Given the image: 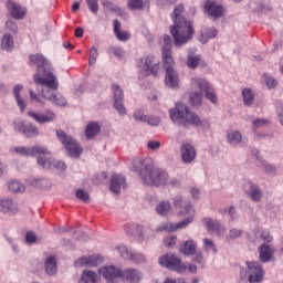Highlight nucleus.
<instances>
[{
	"mask_svg": "<svg viewBox=\"0 0 283 283\" xmlns=\"http://www.w3.org/2000/svg\"><path fill=\"white\" fill-rule=\"evenodd\" d=\"M11 151H14L17 156H22V157H34V156H48L49 151L48 148L43 146H17L14 148H11Z\"/></svg>",
	"mask_w": 283,
	"mask_h": 283,
	"instance_id": "12",
	"label": "nucleus"
},
{
	"mask_svg": "<svg viewBox=\"0 0 283 283\" xmlns=\"http://www.w3.org/2000/svg\"><path fill=\"white\" fill-rule=\"evenodd\" d=\"M216 36H218V30H216V28H210L206 32V38L205 33L200 34V41L201 43H207L209 39H216Z\"/></svg>",
	"mask_w": 283,
	"mask_h": 283,
	"instance_id": "42",
	"label": "nucleus"
},
{
	"mask_svg": "<svg viewBox=\"0 0 283 283\" xmlns=\"http://www.w3.org/2000/svg\"><path fill=\"white\" fill-rule=\"evenodd\" d=\"M262 81L265 85V87H268V90H275V87H277L279 85V81L277 78H275L273 75H271V73H264L262 75Z\"/></svg>",
	"mask_w": 283,
	"mask_h": 283,
	"instance_id": "36",
	"label": "nucleus"
},
{
	"mask_svg": "<svg viewBox=\"0 0 283 283\" xmlns=\"http://www.w3.org/2000/svg\"><path fill=\"white\" fill-rule=\"evenodd\" d=\"M80 283H98V274L92 270H85L82 272Z\"/></svg>",
	"mask_w": 283,
	"mask_h": 283,
	"instance_id": "33",
	"label": "nucleus"
},
{
	"mask_svg": "<svg viewBox=\"0 0 283 283\" xmlns=\"http://www.w3.org/2000/svg\"><path fill=\"white\" fill-rule=\"evenodd\" d=\"M129 260L132 262H135V264H140V263L145 262L146 258H145V254H143L140 252L133 251Z\"/></svg>",
	"mask_w": 283,
	"mask_h": 283,
	"instance_id": "49",
	"label": "nucleus"
},
{
	"mask_svg": "<svg viewBox=\"0 0 283 283\" xmlns=\"http://www.w3.org/2000/svg\"><path fill=\"white\" fill-rule=\"evenodd\" d=\"M21 90H23V85L21 84H17L13 88V94L15 96L18 106L20 107L21 112L25 111V101H23V98H21Z\"/></svg>",
	"mask_w": 283,
	"mask_h": 283,
	"instance_id": "39",
	"label": "nucleus"
},
{
	"mask_svg": "<svg viewBox=\"0 0 283 283\" xmlns=\"http://www.w3.org/2000/svg\"><path fill=\"white\" fill-rule=\"evenodd\" d=\"M190 105H193V107L202 105V92H193L190 95Z\"/></svg>",
	"mask_w": 283,
	"mask_h": 283,
	"instance_id": "43",
	"label": "nucleus"
},
{
	"mask_svg": "<svg viewBox=\"0 0 283 283\" xmlns=\"http://www.w3.org/2000/svg\"><path fill=\"white\" fill-rule=\"evenodd\" d=\"M56 136L62 143L64 149L69 153V156L72 158H81V154H83V147L76 142V139L72 138V136L67 135L63 130H56Z\"/></svg>",
	"mask_w": 283,
	"mask_h": 283,
	"instance_id": "7",
	"label": "nucleus"
},
{
	"mask_svg": "<svg viewBox=\"0 0 283 283\" xmlns=\"http://www.w3.org/2000/svg\"><path fill=\"white\" fill-rule=\"evenodd\" d=\"M97 59H98V50L95 46H93L90 50L88 65H94Z\"/></svg>",
	"mask_w": 283,
	"mask_h": 283,
	"instance_id": "52",
	"label": "nucleus"
},
{
	"mask_svg": "<svg viewBox=\"0 0 283 283\" xmlns=\"http://www.w3.org/2000/svg\"><path fill=\"white\" fill-rule=\"evenodd\" d=\"M44 266H45L46 275H54L56 273V271H57L56 258L48 256L45 262H44Z\"/></svg>",
	"mask_w": 283,
	"mask_h": 283,
	"instance_id": "34",
	"label": "nucleus"
},
{
	"mask_svg": "<svg viewBox=\"0 0 283 283\" xmlns=\"http://www.w3.org/2000/svg\"><path fill=\"white\" fill-rule=\"evenodd\" d=\"M8 188L12 193H23V191H25V186L19 180L10 181Z\"/></svg>",
	"mask_w": 283,
	"mask_h": 283,
	"instance_id": "41",
	"label": "nucleus"
},
{
	"mask_svg": "<svg viewBox=\"0 0 283 283\" xmlns=\"http://www.w3.org/2000/svg\"><path fill=\"white\" fill-rule=\"evenodd\" d=\"M38 165H41L43 169H57V171H65L66 166L64 161L56 160L48 155L38 157Z\"/></svg>",
	"mask_w": 283,
	"mask_h": 283,
	"instance_id": "14",
	"label": "nucleus"
},
{
	"mask_svg": "<svg viewBox=\"0 0 283 283\" xmlns=\"http://www.w3.org/2000/svg\"><path fill=\"white\" fill-rule=\"evenodd\" d=\"M171 19L174 24L170 27V34L176 48H180L193 39L196 30L193 23L185 18V6L182 4L175 7Z\"/></svg>",
	"mask_w": 283,
	"mask_h": 283,
	"instance_id": "1",
	"label": "nucleus"
},
{
	"mask_svg": "<svg viewBox=\"0 0 283 283\" xmlns=\"http://www.w3.org/2000/svg\"><path fill=\"white\" fill-rule=\"evenodd\" d=\"M133 171L138 174L143 185L151 187H165L169 180L166 171L154 168L151 161L143 158H136L133 161Z\"/></svg>",
	"mask_w": 283,
	"mask_h": 283,
	"instance_id": "2",
	"label": "nucleus"
},
{
	"mask_svg": "<svg viewBox=\"0 0 283 283\" xmlns=\"http://www.w3.org/2000/svg\"><path fill=\"white\" fill-rule=\"evenodd\" d=\"M6 6L9 14H11L13 19H23L25 17V13L28 12L25 8L21 7V4L12 0H9Z\"/></svg>",
	"mask_w": 283,
	"mask_h": 283,
	"instance_id": "25",
	"label": "nucleus"
},
{
	"mask_svg": "<svg viewBox=\"0 0 283 283\" xmlns=\"http://www.w3.org/2000/svg\"><path fill=\"white\" fill-rule=\"evenodd\" d=\"M133 116H134L135 120H137L139 123H146L147 122V115H145L143 113V111H136Z\"/></svg>",
	"mask_w": 283,
	"mask_h": 283,
	"instance_id": "56",
	"label": "nucleus"
},
{
	"mask_svg": "<svg viewBox=\"0 0 283 283\" xmlns=\"http://www.w3.org/2000/svg\"><path fill=\"white\" fill-rule=\"evenodd\" d=\"M203 247L206 251H212V253H218V247L216 245V243H213V240L211 239H203Z\"/></svg>",
	"mask_w": 283,
	"mask_h": 283,
	"instance_id": "48",
	"label": "nucleus"
},
{
	"mask_svg": "<svg viewBox=\"0 0 283 283\" xmlns=\"http://www.w3.org/2000/svg\"><path fill=\"white\" fill-rule=\"evenodd\" d=\"M177 240H178V238H176V237H169V238L165 239L166 247H168V249H171V247H175Z\"/></svg>",
	"mask_w": 283,
	"mask_h": 283,
	"instance_id": "62",
	"label": "nucleus"
},
{
	"mask_svg": "<svg viewBox=\"0 0 283 283\" xmlns=\"http://www.w3.org/2000/svg\"><path fill=\"white\" fill-rule=\"evenodd\" d=\"M101 132V126L98 123H91L86 126L85 136L86 138H94Z\"/></svg>",
	"mask_w": 283,
	"mask_h": 283,
	"instance_id": "40",
	"label": "nucleus"
},
{
	"mask_svg": "<svg viewBox=\"0 0 283 283\" xmlns=\"http://www.w3.org/2000/svg\"><path fill=\"white\" fill-rule=\"evenodd\" d=\"M197 249H198V242H196L193 239H190L180 245L179 251L184 255H196Z\"/></svg>",
	"mask_w": 283,
	"mask_h": 283,
	"instance_id": "29",
	"label": "nucleus"
},
{
	"mask_svg": "<svg viewBox=\"0 0 283 283\" xmlns=\"http://www.w3.org/2000/svg\"><path fill=\"white\" fill-rule=\"evenodd\" d=\"M202 224L206 227L207 231L218 235H223L224 231H227L224 226H222L218 219L206 217L202 219Z\"/></svg>",
	"mask_w": 283,
	"mask_h": 283,
	"instance_id": "18",
	"label": "nucleus"
},
{
	"mask_svg": "<svg viewBox=\"0 0 283 283\" xmlns=\"http://www.w3.org/2000/svg\"><path fill=\"white\" fill-rule=\"evenodd\" d=\"M75 198L82 200V202H87L90 200V193L83 189H78L75 191Z\"/></svg>",
	"mask_w": 283,
	"mask_h": 283,
	"instance_id": "50",
	"label": "nucleus"
},
{
	"mask_svg": "<svg viewBox=\"0 0 283 283\" xmlns=\"http://www.w3.org/2000/svg\"><path fill=\"white\" fill-rule=\"evenodd\" d=\"M174 206L179 209H184V211L181 210L178 212V218H182V216L188 217L178 223H163L161 226L158 227V231H178V229H185L186 227H189L191 222H193V216L196 214V210H193V206H191V202L185 201L182 196H176L174 198Z\"/></svg>",
	"mask_w": 283,
	"mask_h": 283,
	"instance_id": "5",
	"label": "nucleus"
},
{
	"mask_svg": "<svg viewBox=\"0 0 283 283\" xmlns=\"http://www.w3.org/2000/svg\"><path fill=\"white\" fill-rule=\"evenodd\" d=\"M113 12H116L117 17H125V9L120 8V7H113L112 8Z\"/></svg>",
	"mask_w": 283,
	"mask_h": 283,
	"instance_id": "64",
	"label": "nucleus"
},
{
	"mask_svg": "<svg viewBox=\"0 0 283 283\" xmlns=\"http://www.w3.org/2000/svg\"><path fill=\"white\" fill-rule=\"evenodd\" d=\"M116 251H118L120 258H123L124 260H129L132 258L133 251L127 249V247H125V245L116 247Z\"/></svg>",
	"mask_w": 283,
	"mask_h": 283,
	"instance_id": "47",
	"label": "nucleus"
},
{
	"mask_svg": "<svg viewBox=\"0 0 283 283\" xmlns=\"http://www.w3.org/2000/svg\"><path fill=\"white\" fill-rule=\"evenodd\" d=\"M112 91L114 92V109H116L119 116H125L127 114V108H125V104L123 103L125 98L123 88H120L117 83H113Z\"/></svg>",
	"mask_w": 283,
	"mask_h": 283,
	"instance_id": "13",
	"label": "nucleus"
},
{
	"mask_svg": "<svg viewBox=\"0 0 283 283\" xmlns=\"http://www.w3.org/2000/svg\"><path fill=\"white\" fill-rule=\"evenodd\" d=\"M243 103L247 107H251L255 103V93L251 88H243L242 91Z\"/></svg>",
	"mask_w": 283,
	"mask_h": 283,
	"instance_id": "37",
	"label": "nucleus"
},
{
	"mask_svg": "<svg viewBox=\"0 0 283 283\" xmlns=\"http://www.w3.org/2000/svg\"><path fill=\"white\" fill-rule=\"evenodd\" d=\"M111 51L113 52L114 56L117 59H123L125 56V50L123 48L117 46V48H111Z\"/></svg>",
	"mask_w": 283,
	"mask_h": 283,
	"instance_id": "57",
	"label": "nucleus"
},
{
	"mask_svg": "<svg viewBox=\"0 0 283 283\" xmlns=\"http://www.w3.org/2000/svg\"><path fill=\"white\" fill-rule=\"evenodd\" d=\"M205 12L213 19H220L224 14V8L218 4L216 1L207 0L205 3Z\"/></svg>",
	"mask_w": 283,
	"mask_h": 283,
	"instance_id": "20",
	"label": "nucleus"
},
{
	"mask_svg": "<svg viewBox=\"0 0 283 283\" xmlns=\"http://www.w3.org/2000/svg\"><path fill=\"white\" fill-rule=\"evenodd\" d=\"M193 262H196V264H200L201 266H205V254H202V252H198L195 255Z\"/></svg>",
	"mask_w": 283,
	"mask_h": 283,
	"instance_id": "59",
	"label": "nucleus"
},
{
	"mask_svg": "<svg viewBox=\"0 0 283 283\" xmlns=\"http://www.w3.org/2000/svg\"><path fill=\"white\" fill-rule=\"evenodd\" d=\"M164 69L166 70V76H165V83L167 87H170L171 90H178L180 77L178 75V72L174 70V65H176V62H166V60H163Z\"/></svg>",
	"mask_w": 283,
	"mask_h": 283,
	"instance_id": "10",
	"label": "nucleus"
},
{
	"mask_svg": "<svg viewBox=\"0 0 283 283\" xmlns=\"http://www.w3.org/2000/svg\"><path fill=\"white\" fill-rule=\"evenodd\" d=\"M86 6H88L91 12H93V14H97L98 13V0H86Z\"/></svg>",
	"mask_w": 283,
	"mask_h": 283,
	"instance_id": "54",
	"label": "nucleus"
},
{
	"mask_svg": "<svg viewBox=\"0 0 283 283\" xmlns=\"http://www.w3.org/2000/svg\"><path fill=\"white\" fill-rule=\"evenodd\" d=\"M238 238H242V230L232 228L229 231V235L226 238L227 242H233V240H238Z\"/></svg>",
	"mask_w": 283,
	"mask_h": 283,
	"instance_id": "46",
	"label": "nucleus"
},
{
	"mask_svg": "<svg viewBox=\"0 0 283 283\" xmlns=\"http://www.w3.org/2000/svg\"><path fill=\"white\" fill-rule=\"evenodd\" d=\"M0 212L1 213H18L19 207L12 200V198H2L0 199Z\"/></svg>",
	"mask_w": 283,
	"mask_h": 283,
	"instance_id": "26",
	"label": "nucleus"
},
{
	"mask_svg": "<svg viewBox=\"0 0 283 283\" xmlns=\"http://www.w3.org/2000/svg\"><path fill=\"white\" fill-rule=\"evenodd\" d=\"M25 240L28 244H34L36 242V234L32 231L27 232Z\"/></svg>",
	"mask_w": 283,
	"mask_h": 283,
	"instance_id": "58",
	"label": "nucleus"
},
{
	"mask_svg": "<svg viewBox=\"0 0 283 283\" xmlns=\"http://www.w3.org/2000/svg\"><path fill=\"white\" fill-rule=\"evenodd\" d=\"M260 238L261 240H263V244H269L270 242H273V237H271V233L266 230H263L261 233H260Z\"/></svg>",
	"mask_w": 283,
	"mask_h": 283,
	"instance_id": "55",
	"label": "nucleus"
},
{
	"mask_svg": "<svg viewBox=\"0 0 283 283\" xmlns=\"http://www.w3.org/2000/svg\"><path fill=\"white\" fill-rule=\"evenodd\" d=\"M169 116L172 123H178L187 127V125H193L195 127H201L205 132L211 129V124L205 118H200L196 113H191L189 107L181 102H178L175 108L169 109Z\"/></svg>",
	"mask_w": 283,
	"mask_h": 283,
	"instance_id": "3",
	"label": "nucleus"
},
{
	"mask_svg": "<svg viewBox=\"0 0 283 283\" xmlns=\"http://www.w3.org/2000/svg\"><path fill=\"white\" fill-rule=\"evenodd\" d=\"M146 123H148V125H151L153 127H158L160 125V118L147 116Z\"/></svg>",
	"mask_w": 283,
	"mask_h": 283,
	"instance_id": "60",
	"label": "nucleus"
},
{
	"mask_svg": "<svg viewBox=\"0 0 283 283\" xmlns=\"http://www.w3.org/2000/svg\"><path fill=\"white\" fill-rule=\"evenodd\" d=\"M28 116L39 125H45V123H54V120H56V114L52 111H46L45 114L29 111Z\"/></svg>",
	"mask_w": 283,
	"mask_h": 283,
	"instance_id": "17",
	"label": "nucleus"
},
{
	"mask_svg": "<svg viewBox=\"0 0 283 283\" xmlns=\"http://www.w3.org/2000/svg\"><path fill=\"white\" fill-rule=\"evenodd\" d=\"M156 211L158 216H169L171 213V203L169 201H160L156 207Z\"/></svg>",
	"mask_w": 283,
	"mask_h": 283,
	"instance_id": "38",
	"label": "nucleus"
},
{
	"mask_svg": "<svg viewBox=\"0 0 283 283\" xmlns=\"http://www.w3.org/2000/svg\"><path fill=\"white\" fill-rule=\"evenodd\" d=\"M181 154V160L185 163V165H190V163H193L196 160V147L193 145L186 143L182 144L180 148Z\"/></svg>",
	"mask_w": 283,
	"mask_h": 283,
	"instance_id": "23",
	"label": "nucleus"
},
{
	"mask_svg": "<svg viewBox=\"0 0 283 283\" xmlns=\"http://www.w3.org/2000/svg\"><path fill=\"white\" fill-rule=\"evenodd\" d=\"M138 65L146 74H153V76H158V72H160V63L156 62V57L151 55L140 57Z\"/></svg>",
	"mask_w": 283,
	"mask_h": 283,
	"instance_id": "15",
	"label": "nucleus"
},
{
	"mask_svg": "<svg viewBox=\"0 0 283 283\" xmlns=\"http://www.w3.org/2000/svg\"><path fill=\"white\" fill-rule=\"evenodd\" d=\"M159 264L169 271H176L177 273H185L187 271V265L182 263V260L171 253L159 258Z\"/></svg>",
	"mask_w": 283,
	"mask_h": 283,
	"instance_id": "9",
	"label": "nucleus"
},
{
	"mask_svg": "<svg viewBox=\"0 0 283 283\" xmlns=\"http://www.w3.org/2000/svg\"><path fill=\"white\" fill-rule=\"evenodd\" d=\"M56 90H59V87L52 88L48 85H43L41 96L53 103V105H57V107H65V105H67V99L61 93L54 94Z\"/></svg>",
	"mask_w": 283,
	"mask_h": 283,
	"instance_id": "11",
	"label": "nucleus"
},
{
	"mask_svg": "<svg viewBox=\"0 0 283 283\" xmlns=\"http://www.w3.org/2000/svg\"><path fill=\"white\" fill-rule=\"evenodd\" d=\"M264 125H269V119H264V118L254 119L252 122L253 132H255V129H260V127H264Z\"/></svg>",
	"mask_w": 283,
	"mask_h": 283,
	"instance_id": "53",
	"label": "nucleus"
},
{
	"mask_svg": "<svg viewBox=\"0 0 283 283\" xmlns=\"http://www.w3.org/2000/svg\"><path fill=\"white\" fill-rule=\"evenodd\" d=\"M273 248L266 243H263L259 248V260L263 264H266V262H271L273 260Z\"/></svg>",
	"mask_w": 283,
	"mask_h": 283,
	"instance_id": "27",
	"label": "nucleus"
},
{
	"mask_svg": "<svg viewBox=\"0 0 283 283\" xmlns=\"http://www.w3.org/2000/svg\"><path fill=\"white\" fill-rule=\"evenodd\" d=\"M187 65L190 70H196L200 65V55H188Z\"/></svg>",
	"mask_w": 283,
	"mask_h": 283,
	"instance_id": "45",
	"label": "nucleus"
},
{
	"mask_svg": "<svg viewBox=\"0 0 283 283\" xmlns=\"http://www.w3.org/2000/svg\"><path fill=\"white\" fill-rule=\"evenodd\" d=\"M14 129L20 134H23L25 138H36L39 136V127L32 123H27L23 120L14 122Z\"/></svg>",
	"mask_w": 283,
	"mask_h": 283,
	"instance_id": "16",
	"label": "nucleus"
},
{
	"mask_svg": "<svg viewBox=\"0 0 283 283\" xmlns=\"http://www.w3.org/2000/svg\"><path fill=\"white\" fill-rule=\"evenodd\" d=\"M6 28L7 30H10V32H13V33H15L17 30H19V28L17 27V23L12 20H8L6 22Z\"/></svg>",
	"mask_w": 283,
	"mask_h": 283,
	"instance_id": "61",
	"label": "nucleus"
},
{
	"mask_svg": "<svg viewBox=\"0 0 283 283\" xmlns=\"http://www.w3.org/2000/svg\"><path fill=\"white\" fill-rule=\"evenodd\" d=\"M120 189H127V179L123 175H114L111 178L109 190L112 193L118 196V193H120Z\"/></svg>",
	"mask_w": 283,
	"mask_h": 283,
	"instance_id": "22",
	"label": "nucleus"
},
{
	"mask_svg": "<svg viewBox=\"0 0 283 283\" xmlns=\"http://www.w3.org/2000/svg\"><path fill=\"white\" fill-rule=\"evenodd\" d=\"M262 167H263L265 174H270L271 176H275V174H277V168H275V166H273L266 161H262Z\"/></svg>",
	"mask_w": 283,
	"mask_h": 283,
	"instance_id": "51",
	"label": "nucleus"
},
{
	"mask_svg": "<svg viewBox=\"0 0 283 283\" xmlns=\"http://www.w3.org/2000/svg\"><path fill=\"white\" fill-rule=\"evenodd\" d=\"M227 142L229 145H240L242 143V133L238 130L227 132Z\"/></svg>",
	"mask_w": 283,
	"mask_h": 283,
	"instance_id": "35",
	"label": "nucleus"
},
{
	"mask_svg": "<svg viewBox=\"0 0 283 283\" xmlns=\"http://www.w3.org/2000/svg\"><path fill=\"white\" fill-rule=\"evenodd\" d=\"M29 59L31 63L38 67V72L33 76L34 83L36 85H46L51 87V90H56V87H59V81L56 80V75L52 73L50 61L40 53L31 54Z\"/></svg>",
	"mask_w": 283,
	"mask_h": 283,
	"instance_id": "4",
	"label": "nucleus"
},
{
	"mask_svg": "<svg viewBox=\"0 0 283 283\" xmlns=\"http://www.w3.org/2000/svg\"><path fill=\"white\" fill-rule=\"evenodd\" d=\"M243 189L251 198L252 202H260L262 200V188L258 186L256 184H253L252 181H247L243 186Z\"/></svg>",
	"mask_w": 283,
	"mask_h": 283,
	"instance_id": "19",
	"label": "nucleus"
},
{
	"mask_svg": "<svg viewBox=\"0 0 283 283\" xmlns=\"http://www.w3.org/2000/svg\"><path fill=\"white\" fill-rule=\"evenodd\" d=\"M122 280H126V282H140V272L134 269H127L120 274Z\"/></svg>",
	"mask_w": 283,
	"mask_h": 283,
	"instance_id": "30",
	"label": "nucleus"
},
{
	"mask_svg": "<svg viewBox=\"0 0 283 283\" xmlns=\"http://www.w3.org/2000/svg\"><path fill=\"white\" fill-rule=\"evenodd\" d=\"M127 8H128V10H143V8H145V1H143V0H128Z\"/></svg>",
	"mask_w": 283,
	"mask_h": 283,
	"instance_id": "44",
	"label": "nucleus"
},
{
	"mask_svg": "<svg viewBox=\"0 0 283 283\" xmlns=\"http://www.w3.org/2000/svg\"><path fill=\"white\" fill-rule=\"evenodd\" d=\"M98 273L109 283H115L116 280H118V277L122 275V271L115 269L114 265L101 268Z\"/></svg>",
	"mask_w": 283,
	"mask_h": 283,
	"instance_id": "24",
	"label": "nucleus"
},
{
	"mask_svg": "<svg viewBox=\"0 0 283 283\" xmlns=\"http://www.w3.org/2000/svg\"><path fill=\"white\" fill-rule=\"evenodd\" d=\"M114 34L117 36L118 41H129L132 38V33L128 31H122L120 30V21L114 20Z\"/></svg>",
	"mask_w": 283,
	"mask_h": 283,
	"instance_id": "31",
	"label": "nucleus"
},
{
	"mask_svg": "<svg viewBox=\"0 0 283 283\" xmlns=\"http://www.w3.org/2000/svg\"><path fill=\"white\" fill-rule=\"evenodd\" d=\"M98 264H103V256L101 254L82 256L74 262L75 266H98Z\"/></svg>",
	"mask_w": 283,
	"mask_h": 283,
	"instance_id": "21",
	"label": "nucleus"
},
{
	"mask_svg": "<svg viewBox=\"0 0 283 283\" xmlns=\"http://www.w3.org/2000/svg\"><path fill=\"white\" fill-rule=\"evenodd\" d=\"M247 269H240L238 283H262L264 282V266L258 261L245 262Z\"/></svg>",
	"mask_w": 283,
	"mask_h": 283,
	"instance_id": "6",
	"label": "nucleus"
},
{
	"mask_svg": "<svg viewBox=\"0 0 283 283\" xmlns=\"http://www.w3.org/2000/svg\"><path fill=\"white\" fill-rule=\"evenodd\" d=\"M0 48L6 52H12L14 50V38L10 33H6L1 39Z\"/></svg>",
	"mask_w": 283,
	"mask_h": 283,
	"instance_id": "32",
	"label": "nucleus"
},
{
	"mask_svg": "<svg viewBox=\"0 0 283 283\" xmlns=\"http://www.w3.org/2000/svg\"><path fill=\"white\" fill-rule=\"evenodd\" d=\"M163 61L172 63L174 56L171 55V36L164 35V46L161 49Z\"/></svg>",
	"mask_w": 283,
	"mask_h": 283,
	"instance_id": "28",
	"label": "nucleus"
},
{
	"mask_svg": "<svg viewBox=\"0 0 283 283\" xmlns=\"http://www.w3.org/2000/svg\"><path fill=\"white\" fill-rule=\"evenodd\" d=\"M190 85L193 90H196V87H198V90H200V92H203L207 101H210V103H212L213 105H216V103H218V96L216 95V90L213 88L211 83H209L206 78L192 77Z\"/></svg>",
	"mask_w": 283,
	"mask_h": 283,
	"instance_id": "8",
	"label": "nucleus"
},
{
	"mask_svg": "<svg viewBox=\"0 0 283 283\" xmlns=\"http://www.w3.org/2000/svg\"><path fill=\"white\" fill-rule=\"evenodd\" d=\"M147 147L151 151H156V149H160V142H148Z\"/></svg>",
	"mask_w": 283,
	"mask_h": 283,
	"instance_id": "63",
	"label": "nucleus"
}]
</instances>
